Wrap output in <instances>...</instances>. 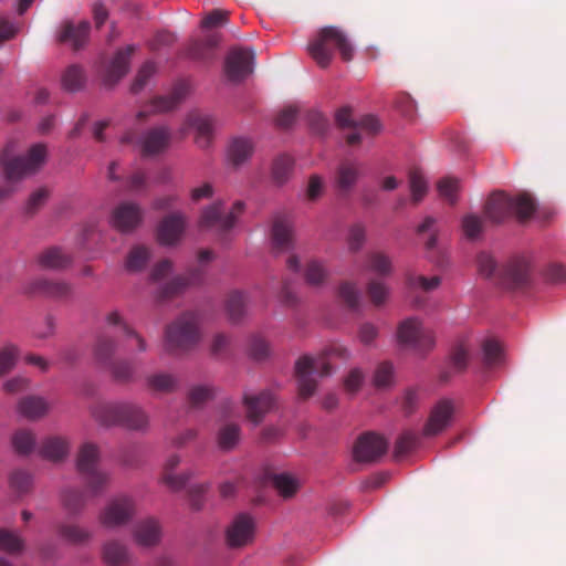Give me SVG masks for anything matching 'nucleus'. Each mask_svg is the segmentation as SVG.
I'll list each match as a JSON object with an SVG mask.
<instances>
[{"mask_svg": "<svg viewBox=\"0 0 566 566\" xmlns=\"http://www.w3.org/2000/svg\"><path fill=\"white\" fill-rule=\"evenodd\" d=\"M46 159V146L35 144L25 155H15L14 145L9 144L0 154L1 176L6 185H0V201L10 198L15 191V184L35 174Z\"/></svg>", "mask_w": 566, "mask_h": 566, "instance_id": "obj_1", "label": "nucleus"}, {"mask_svg": "<svg viewBox=\"0 0 566 566\" xmlns=\"http://www.w3.org/2000/svg\"><path fill=\"white\" fill-rule=\"evenodd\" d=\"M91 415L104 427L120 426L134 431H146L149 427L148 413L133 402L99 401L91 407Z\"/></svg>", "mask_w": 566, "mask_h": 566, "instance_id": "obj_2", "label": "nucleus"}, {"mask_svg": "<svg viewBox=\"0 0 566 566\" xmlns=\"http://www.w3.org/2000/svg\"><path fill=\"white\" fill-rule=\"evenodd\" d=\"M201 315L195 311L181 313L165 328L164 348L172 356L182 355L195 349L200 343Z\"/></svg>", "mask_w": 566, "mask_h": 566, "instance_id": "obj_3", "label": "nucleus"}, {"mask_svg": "<svg viewBox=\"0 0 566 566\" xmlns=\"http://www.w3.org/2000/svg\"><path fill=\"white\" fill-rule=\"evenodd\" d=\"M476 263L481 275L493 279L504 289H523L530 282V265L524 259L511 260L501 269H497L493 256L486 252H481L478 255Z\"/></svg>", "mask_w": 566, "mask_h": 566, "instance_id": "obj_4", "label": "nucleus"}, {"mask_svg": "<svg viewBox=\"0 0 566 566\" xmlns=\"http://www.w3.org/2000/svg\"><path fill=\"white\" fill-rule=\"evenodd\" d=\"M335 50L339 52L344 62L353 60V45L347 35L336 27H325L321 29L308 43L310 55L322 69L329 66Z\"/></svg>", "mask_w": 566, "mask_h": 566, "instance_id": "obj_5", "label": "nucleus"}, {"mask_svg": "<svg viewBox=\"0 0 566 566\" xmlns=\"http://www.w3.org/2000/svg\"><path fill=\"white\" fill-rule=\"evenodd\" d=\"M536 207L535 199L527 192L512 197L497 191L489 197L484 206V214L494 223H500L512 214H515L520 221H525L533 216Z\"/></svg>", "mask_w": 566, "mask_h": 566, "instance_id": "obj_6", "label": "nucleus"}, {"mask_svg": "<svg viewBox=\"0 0 566 566\" xmlns=\"http://www.w3.org/2000/svg\"><path fill=\"white\" fill-rule=\"evenodd\" d=\"M334 355L340 358H347L348 350L343 346H333L327 353L314 358L304 355L295 364V376L298 384V396L302 399H307L316 391L317 382L314 375L327 376L332 373L331 364L327 361L326 356Z\"/></svg>", "mask_w": 566, "mask_h": 566, "instance_id": "obj_7", "label": "nucleus"}, {"mask_svg": "<svg viewBox=\"0 0 566 566\" xmlns=\"http://www.w3.org/2000/svg\"><path fill=\"white\" fill-rule=\"evenodd\" d=\"M99 450L97 446L86 442L84 443L77 454L76 468L82 475L88 494L97 496L102 494L109 484V474L99 469Z\"/></svg>", "mask_w": 566, "mask_h": 566, "instance_id": "obj_8", "label": "nucleus"}, {"mask_svg": "<svg viewBox=\"0 0 566 566\" xmlns=\"http://www.w3.org/2000/svg\"><path fill=\"white\" fill-rule=\"evenodd\" d=\"M335 123L338 128L350 130L345 135L346 143L349 146L359 145L363 134L373 136L380 130V124L376 117L366 115L356 120L349 106H343L336 111Z\"/></svg>", "mask_w": 566, "mask_h": 566, "instance_id": "obj_9", "label": "nucleus"}, {"mask_svg": "<svg viewBox=\"0 0 566 566\" xmlns=\"http://www.w3.org/2000/svg\"><path fill=\"white\" fill-rule=\"evenodd\" d=\"M397 338L399 344L417 353L431 350L436 343L432 331L423 327L416 317L406 318L398 325Z\"/></svg>", "mask_w": 566, "mask_h": 566, "instance_id": "obj_10", "label": "nucleus"}, {"mask_svg": "<svg viewBox=\"0 0 566 566\" xmlns=\"http://www.w3.org/2000/svg\"><path fill=\"white\" fill-rule=\"evenodd\" d=\"M135 514V500L128 495H117L99 512L98 522L105 528L115 530L128 524Z\"/></svg>", "mask_w": 566, "mask_h": 566, "instance_id": "obj_11", "label": "nucleus"}, {"mask_svg": "<svg viewBox=\"0 0 566 566\" xmlns=\"http://www.w3.org/2000/svg\"><path fill=\"white\" fill-rule=\"evenodd\" d=\"M171 138V132L166 126H157L137 136L135 130L126 132L120 142L138 146L143 156H154L164 151Z\"/></svg>", "mask_w": 566, "mask_h": 566, "instance_id": "obj_12", "label": "nucleus"}, {"mask_svg": "<svg viewBox=\"0 0 566 566\" xmlns=\"http://www.w3.org/2000/svg\"><path fill=\"white\" fill-rule=\"evenodd\" d=\"M244 203L237 201L229 213L223 212L222 202L218 201L207 207L200 217L199 226L201 229L214 230L218 233L230 231L239 216L243 212Z\"/></svg>", "mask_w": 566, "mask_h": 566, "instance_id": "obj_13", "label": "nucleus"}, {"mask_svg": "<svg viewBox=\"0 0 566 566\" xmlns=\"http://www.w3.org/2000/svg\"><path fill=\"white\" fill-rule=\"evenodd\" d=\"M388 449V442L374 432L363 433L354 446V458L358 462H376Z\"/></svg>", "mask_w": 566, "mask_h": 566, "instance_id": "obj_14", "label": "nucleus"}, {"mask_svg": "<svg viewBox=\"0 0 566 566\" xmlns=\"http://www.w3.org/2000/svg\"><path fill=\"white\" fill-rule=\"evenodd\" d=\"M254 53L248 49H232L227 57L224 71L232 82L244 80L253 72Z\"/></svg>", "mask_w": 566, "mask_h": 566, "instance_id": "obj_15", "label": "nucleus"}, {"mask_svg": "<svg viewBox=\"0 0 566 566\" xmlns=\"http://www.w3.org/2000/svg\"><path fill=\"white\" fill-rule=\"evenodd\" d=\"M143 217L144 212L139 205L124 201L114 208L111 223L120 232H132L142 223Z\"/></svg>", "mask_w": 566, "mask_h": 566, "instance_id": "obj_16", "label": "nucleus"}, {"mask_svg": "<svg viewBox=\"0 0 566 566\" xmlns=\"http://www.w3.org/2000/svg\"><path fill=\"white\" fill-rule=\"evenodd\" d=\"M253 537L254 522L247 514L235 516L226 531L227 545L231 548L244 547L252 543Z\"/></svg>", "mask_w": 566, "mask_h": 566, "instance_id": "obj_17", "label": "nucleus"}, {"mask_svg": "<svg viewBox=\"0 0 566 566\" xmlns=\"http://www.w3.org/2000/svg\"><path fill=\"white\" fill-rule=\"evenodd\" d=\"M454 407L451 400L442 399L434 405L423 428L427 437L437 436L442 432L451 422Z\"/></svg>", "mask_w": 566, "mask_h": 566, "instance_id": "obj_18", "label": "nucleus"}, {"mask_svg": "<svg viewBox=\"0 0 566 566\" xmlns=\"http://www.w3.org/2000/svg\"><path fill=\"white\" fill-rule=\"evenodd\" d=\"M274 402L275 398L268 390H264L255 396L248 394L243 396V403L247 409V417L254 424H259L262 421L265 413L273 408Z\"/></svg>", "mask_w": 566, "mask_h": 566, "instance_id": "obj_19", "label": "nucleus"}, {"mask_svg": "<svg viewBox=\"0 0 566 566\" xmlns=\"http://www.w3.org/2000/svg\"><path fill=\"white\" fill-rule=\"evenodd\" d=\"M186 228V219L180 213H172L161 220L157 229V239L163 245L176 244Z\"/></svg>", "mask_w": 566, "mask_h": 566, "instance_id": "obj_20", "label": "nucleus"}, {"mask_svg": "<svg viewBox=\"0 0 566 566\" xmlns=\"http://www.w3.org/2000/svg\"><path fill=\"white\" fill-rule=\"evenodd\" d=\"M254 148V142L249 137L231 138L227 146L228 163L234 168L241 167L252 157Z\"/></svg>", "mask_w": 566, "mask_h": 566, "instance_id": "obj_21", "label": "nucleus"}, {"mask_svg": "<svg viewBox=\"0 0 566 566\" xmlns=\"http://www.w3.org/2000/svg\"><path fill=\"white\" fill-rule=\"evenodd\" d=\"M133 536L139 546H156L161 538V526L154 517L140 520L134 526Z\"/></svg>", "mask_w": 566, "mask_h": 566, "instance_id": "obj_22", "label": "nucleus"}, {"mask_svg": "<svg viewBox=\"0 0 566 566\" xmlns=\"http://www.w3.org/2000/svg\"><path fill=\"white\" fill-rule=\"evenodd\" d=\"M202 279L203 271L200 268L189 272L188 275L177 276L160 287L158 298L161 301L171 298L181 293L187 286L200 284Z\"/></svg>", "mask_w": 566, "mask_h": 566, "instance_id": "obj_23", "label": "nucleus"}, {"mask_svg": "<svg viewBox=\"0 0 566 566\" xmlns=\"http://www.w3.org/2000/svg\"><path fill=\"white\" fill-rule=\"evenodd\" d=\"M134 49L133 45H128L117 51L105 74L104 81L107 86L115 85L128 72L129 59Z\"/></svg>", "mask_w": 566, "mask_h": 566, "instance_id": "obj_24", "label": "nucleus"}, {"mask_svg": "<svg viewBox=\"0 0 566 566\" xmlns=\"http://www.w3.org/2000/svg\"><path fill=\"white\" fill-rule=\"evenodd\" d=\"M30 292L39 293L48 297L64 300L72 295L73 287L64 281L36 280L31 284Z\"/></svg>", "mask_w": 566, "mask_h": 566, "instance_id": "obj_25", "label": "nucleus"}, {"mask_svg": "<svg viewBox=\"0 0 566 566\" xmlns=\"http://www.w3.org/2000/svg\"><path fill=\"white\" fill-rule=\"evenodd\" d=\"M70 452V443L63 437H48L39 448V454L49 461L59 462L63 461Z\"/></svg>", "mask_w": 566, "mask_h": 566, "instance_id": "obj_26", "label": "nucleus"}, {"mask_svg": "<svg viewBox=\"0 0 566 566\" xmlns=\"http://www.w3.org/2000/svg\"><path fill=\"white\" fill-rule=\"evenodd\" d=\"M90 23L82 21L77 25L72 22H65L59 32L57 40L60 42L71 43L75 50H78L84 45L88 38Z\"/></svg>", "mask_w": 566, "mask_h": 566, "instance_id": "obj_27", "label": "nucleus"}, {"mask_svg": "<svg viewBox=\"0 0 566 566\" xmlns=\"http://www.w3.org/2000/svg\"><path fill=\"white\" fill-rule=\"evenodd\" d=\"M60 502L63 510L71 516L80 515L86 506L87 495L84 491L66 486L61 490Z\"/></svg>", "mask_w": 566, "mask_h": 566, "instance_id": "obj_28", "label": "nucleus"}, {"mask_svg": "<svg viewBox=\"0 0 566 566\" xmlns=\"http://www.w3.org/2000/svg\"><path fill=\"white\" fill-rule=\"evenodd\" d=\"M180 457L178 454L170 455L164 465L163 482L172 491H180L189 481L190 472L175 474L174 470L179 465Z\"/></svg>", "mask_w": 566, "mask_h": 566, "instance_id": "obj_29", "label": "nucleus"}, {"mask_svg": "<svg viewBox=\"0 0 566 566\" xmlns=\"http://www.w3.org/2000/svg\"><path fill=\"white\" fill-rule=\"evenodd\" d=\"M188 123L197 130L196 143L200 148H208L212 142L213 120L206 115L192 114Z\"/></svg>", "mask_w": 566, "mask_h": 566, "instance_id": "obj_30", "label": "nucleus"}, {"mask_svg": "<svg viewBox=\"0 0 566 566\" xmlns=\"http://www.w3.org/2000/svg\"><path fill=\"white\" fill-rule=\"evenodd\" d=\"M359 177L357 163L345 160L340 163L336 172V186L343 193H348L356 185Z\"/></svg>", "mask_w": 566, "mask_h": 566, "instance_id": "obj_31", "label": "nucleus"}, {"mask_svg": "<svg viewBox=\"0 0 566 566\" xmlns=\"http://www.w3.org/2000/svg\"><path fill=\"white\" fill-rule=\"evenodd\" d=\"M240 439L241 428L234 422L221 424L216 436L218 448L224 452L233 450L239 444Z\"/></svg>", "mask_w": 566, "mask_h": 566, "instance_id": "obj_32", "label": "nucleus"}, {"mask_svg": "<svg viewBox=\"0 0 566 566\" xmlns=\"http://www.w3.org/2000/svg\"><path fill=\"white\" fill-rule=\"evenodd\" d=\"M248 298L243 292L232 291L228 294L224 303L228 319L237 324L242 321L247 314Z\"/></svg>", "mask_w": 566, "mask_h": 566, "instance_id": "obj_33", "label": "nucleus"}, {"mask_svg": "<svg viewBox=\"0 0 566 566\" xmlns=\"http://www.w3.org/2000/svg\"><path fill=\"white\" fill-rule=\"evenodd\" d=\"M38 262L43 269L63 270L72 263V259L69 254L64 253L62 249L52 247L38 256Z\"/></svg>", "mask_w": 566, "mask_h": 566, "instance_id": "obj_34", "label": "nucleus"}, {"mask_svg": "<svg viewBox=\"0 0 566 566\" xmlns=\"http://www.w3.org/2000/svg\"><path fill=\"white\" fill-rule=\"evenodd\" d=\"M56 531L63 541L72 545L85 544L92 538V533L76 523H60Z\"/></svg>", "mask_w": 566, "mask_h": 566, "instance_id": "obj_35", "label": "nucleus"}, {"mask_svg": "<svg viewBox=\"0 0 566 566\" xmlns=\"http://www.w3.org/2000/svg\"><path fill=\"white\" fill-rule=\"evenodd\" d=\"M19 412L31 420L43 417L49 410L46 400L39 396H27L19 401Z\"/></svg>", "mask_w": 566, "mask_h": 566, "instance_id": "obj_36", "label": "nucleus"}, {"mask_svg": "<svg viewBox=\"0 0 566 566\" xmlns=\"http://www.w3.org/2000/svg\"><path fill=\"white\" fill-rule=\"evenodd\" d=\"M103 557L109 566H126L129 562L127 547L118 541H108L103 547Z\"/></svg>", "mask_w": 566, "mask_h": 566, "instance_id": "obj_37", "label": "nucleus"}, {"mask_svg": "<svg viewBox=\"0 0 566 566\" xmlns=\"http://www.w3.org/2000/svg\"><path fill=\"white\" fill-rule=\"evenodd\" d=\"M187 93V84L178 83L169 95L156 97L153 102V108L155 112L171 111L186 97Z\"/></svg>", "mask_w": 566, "mask_h": 566, "instance_id": "obj_38", "label": "nucleus"}, {"mask_svg": "<svg viewBox=\"0 0 566 566\" xmlns=\"http://www.w3.org/2000/svg\"><path fill=\"white\" fill-rule=\"evenodd\" d=\"M147 388L154 392L170 394L178 387V379L169 373H156L146 378Z\"/></svg>", "mask_w": 566, "mask_h": 566, "instance_id": "obj_39", "label": "nucleus"}, {"mask_svg": "<svg viewBox=\"0 0 566 566\" xmlns=\"http://www.w3.org/2000/svg\"><path fill=\"white\" fill-rule=\"evenodd\" d=\"M366 269L379 276H388L392 271L391 260L382 252H370L366 256Z\"/></svg>", "mask_w": 566, "mask_h": 566, "instance_id": "obj_40", "label": "nucleus"}, {"mask_svg": "<svg viewBox=\"0 0 566 566\" xmlns=\"http://www.w3.org/2000/svg\"><path fill=\"white\" fill-rule=\"evenodd\" d=\"M86 77L80 65L73 64L66 67L62 75V85L65 91L77 92L84 87Z\"/></svg>", "mask_w": 566, "mask_h": 566, "instance_id": "obj_41", "label": "nucleus"}, {"mask_svg": "<svg viewBox=\"0 0 566 566\" xmlns=\"http://www.w3.org/2000/svg\"><path fill=\"white\" fill-rule=\"evenodd\" d=\"M216 389L209 385H195L188 389L187 401L191 408H201L206 402L212 400Z\"/></svg>", "mask_w": 566, "mask_h": 566, "instance_id": "obj_42", "label": "nucleus"}, {"mask_svg": "<svg viewBox=\"0 0 566 566\" xmlns=\"http://www.w3.org/2000/svg\"><path fill=\"white\" fill-rule=\"evenodd\" d=\"M259 484L263 488H273L279 495H283V473L273 464L265 463L259 476Z\"/></svg>", "mask_w": 566, "mask_h": 566, "instance_id": "obj_43", "label": "nucleus"}, {"mask_svg": "<svg viewBox=\"0 0 566 566\" xmlns=\"http://www.w3.org/2000/svg\"><path fill=\"white\" fill-rule=\"evenodd\" d=\"M150 259V250L145 245H135L126 259V269L129 272L142 271Z\"/></svg>", "mask_w": 566, "mask_h": 566, "instance_id": "obj_44", "label": "nucleus"}, {"mask_svg": "<svg viewBox=\"0 0 566 566\" xmlns=\"http://www.w3.org/2000/svg\"><path fill=\"white\" fill-rule=\"evenodd\" d=\"M12 446L18 454L28 455L35 448V437L30 430L20 429L12 436Z\"/></svg>", "mask_w": 566, "mask_h": 566, "instance_id": "obj_45", "label": "nucleus"}, {"mask_svg": "<svg viewBox=\"0 0 566 566\" xmlns=\"http://www.w3.org/2000/svg\"><path fill=\"white\" fill-rule=\"evenodd\" d=\"M304 277L310 285H322L328 277V271L323 262L311 260L305 266Z\"/></svg>", "mask_w": 566, "mask_h": 566, "instance_id": "obj_46", "label": "nucleus"}, {"mask_svg": "<svg viewBox=\"0 0 566 566\" xmlns=\"http://www.w3.org/2000/svg\"><path fill=\"white\" fill-rule=\"evenodd\" d=\"M483 361L488 367H494L501 364L503 359V348L501 344L493 339L488 338L482 344Z\"/></svg>", "mask_w": 566, "mask_h": 566, "instance_id": "obj_47", "label": "nucleus"}, {"mask_svg": "<svg viewBox=\"0 0 566 566\" xmlns=\"http://www.w3.org/2000/svg\"><path fill=\"white\" fill-rule=\"evenodd\" d=\"M270 247L273 255H281L283 252V217L276 213L273 217L270 230Z\"/></svg>", "mask_w": 566, "mask_h": 566, "instance_id": "obj_48", "label": "nucleus"}, {"mask_svg": "<svg viewBox=\"0 0 566 566\" xmlns=\"http://www.w3.org/2000/svg\"><path fill=\"white\" fill-rule=\"evenodd\" d=\"M367 230L363 223H355L348 229L346 242L348 250L353 253L358 252L365 244Z\"/></svg>", "mask_w": 566, "mask_h": 566, "instance_id": "obj_49", "label": "nucleus"}, {"mask_svg": "<svg viewBox=\"0 0 566 566\" xmlns=\"http://www.w3.org/2000/svg\"><path fill=\"white\" fill-rule=\"evenodd\" d=\"M23 541L14 532L0 530V549L10 554H18L23 549Z\"/></svg>", "mask_w": 566, "mask_h": 566, "instance_id": "obj_50", "label": "nucleus"}, {"mask_svg": "<svg viewBox=\"0 0 566 566\" xmlns=\"http://www.w3.org/2000/svg\"><path fill=\"white\" fill-rule=\"evenodd\" d=\"M111 373L116 381L128 382L134 378L135 367L126 359L115 360L111 364Z\"/></svg>", "mask_w": 566, "mask_h": 566, "instance_id": "obj_51", "label": "nucleus"}, {"mask_svg": "<svg viewBox=\"0 0 566 566\" xmlns=\"http://www.w3.org/2000/svg\"><path fill=\"white\" fill-rule=\"evenodd\" d=\"M374 385L378 389H386L394 384V366L384 361L380 363L374 374Z\"/></svg>", "mask_w": 566, "mask_h": 566, "instance_id": "obj_52", "label": "nucleus"}, {"mask_svg": "<svg viewBox=\"0 0 566 566\" xmlns=\"http://www.w3.org/2000/svg\"><path fill=\"white\" fill-rule=\"evenodd\" d=\"M462 231L465 238L470 240L478 239L484 229L483 220L476 214H467L462 219Z\"/></svg>", "mask_w": 566, "mask_h": 566, "instance_id": "obj_53", "label": "nucleus"}, {"mask_svg": "<svg viewBox=\"0 0 566 566\" xmlns=\"http://www.w3.org/2000/svg\"><path fill=\"white\" fill-rule=\"evenodd\" d=\"M367 294L374 305L381 306L388 297L389 289L384 282L373 279L367 283Z\"/></svg>", "mask_w": 566, "mask_h": 566, "instance_id": "obj_54", "label": "nucleus"}, {"mask_svg": "<svg viewBox=\"0 0 566 566\" xmlns=\"http://www.w3.org/2000/svg\"><path fill=\"white\" fill-rule=\"evenodd\" d=\"M338 295L349 308H357L360 302V293L352 282H344L339 285Z\"/></svg>", "mask_w": 566, "mask_h": 566, "instance_id": "obj_55", "label": "nucleus"}, {"mask_svg": "<svg viewBox=\"0 0 566 566\" xmlns=\"http://www.w3.org/2000/svg\"><path fill=\"white\" fill-rule=\"evenodd\" d=\"M117 348L116 340L107 335H101L97 338L95 353L99 360L106 361L111 359Z\"/></svg>", "mask_w": 566, "mask_h": 566, "instance_id": "obj_56", "label": "nucleus"}, {"mask_svg": "<svg viewBox=\"0 0 566 566\" xmlns=\"http://www.w3.org/2000/svg\"><path fill=\"white\" fill-rule=\"evenodd\" d=\"M19 349L14 345H7L0 350V376L9 373L15 365Z\"/></svg>", "mask_w": 566, "mask_h": 566, "instance_id": "obj_57", "label": "nucleus"}, {"mask_svg": "<svg viewBox=\"0 0 566 566\" xmlns=\"http://www.w3.org/2000/svg\"><path fill=\"white\" fill-rule=\"evenodd\" d=\"M409 184L413 202L418 203L427 193V182L418 170L409 174Z\"/></svg>", "mask_w": 566, "mask_h": 566, "instance_id": "obj_58", "label": "nucleus"}, {"mask_svg": "<svg viewBox=\"0 0 566 566\" xmlns=\"http://www.w3.org/2000/svg\"><path fill=\"white\" fill-rule=\"evenodd\" d=\"M407 283L410 289H421L424 292H430L440 285L441 280L437 275L429 279L422 275H409Z\"/></svg>", "mask_w": 566, "mask_h": 566, "instance_id": "obj_59", "label": "nucleus"}, {"mask_svg": "<svg viewBox=\"0 0 566 566\" xmlns=\"http://www.w3.org/2000/svg\"><path fill=\"white\" fill-rule=\"evenodd\" d=\"M459 188V180L451 177L442 178L438 182V191L442 198L448 200L451 205L457 201V191Z\"/></svg>", "mask_w": 566, "mask_h": 566, "instance_id": "obj_60", "label": "nucleus"}, {"mask_svg": "<svg viewBox=\"0 0 566 566\" xmlns=\"http://www.w3.org/2000/svg\"><path fill=\"white\" fill-rule=\"evenodd\" d=\"M154 73H155L154 63L146 62L138 71V73L130 86L132 93H134V94L139 93L145 87L148 80L154 75Z\"/></svg>", "mask_w": 566, "mask_h": 566, "instance_id": "obj_61", "label": "nucleus"}, {"mask_svg": "<svg viewBox=\"0 0 566 566\" xmlns=\"http://www.w3.org/2000/svg\"><path fill=\"white\" fill-rule=\"evenodd\" d=\"M49 191L45 188H40L32 192L25 203V213L29 216L34 214L46 201Z\"/></svg>", "mask_w": 566, "mask_h": 566, "instance_id": "obj_62", "label": "nucleus"}, {"mask_svg": "<svg viewBox=\"0 0 566 566\" xmlns=\"http://www.w3.org/2000/svg\"><path fill=\"white\" fill-rule=\"evenodd\" d=\"M10 484L18 492H27L31 488L32 476L24 470H17L10 476Z\"/></svg>", "mask_w": 566, "mask_h": 566, "instance_id": "obj_63", "label": "nucleus"}, {"mask_svg": "<svg viewBox=\"0 0 566 566\" xmlns=\"http://www.w3.org/2000/svg\"><path fill=\"white\" fill-rule=\"evenodd\" d=\"M417 444V437L412 432L401 434L395 447V455L402 457L409 453Z\"/></svg>", "mask_w": 566, "mask_h": 566, "instance_id": "obj_64", "label": "nucleus"}]
</instances>
